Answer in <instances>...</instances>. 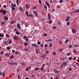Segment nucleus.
I'll use <instances>...</instances> for the list:
<instances>
[{"mask_svg": "<svg viewBox=\"0 0 79 79\" xmlns=\"http://www.w3.org/2000/svg\"><path fill=\"white\" fill-rule=\"evenodd\" d=\"M5 55H6V56L8 57V56H9V54H8L7 53H6Z\"/></svg>", "mask_w": 79, "mask_h": 79, "instance_id": "obj_28", "label": "nucleus"}, {"mask_svg": "<svg viewBox=\"0 0 79 79\" xmlns=\"http://www.w3.org/2000/svg\"><path fill=\"white\" fill-rule=\"evenodd\" d=\"M69 71H72V69H71V68H69Z\"/></svg>", "mask_w": 79, "mask_h": 79, "instance_id": "obj_48", "label": "nucleus"}, {"mask_svg": "<svg viewBox=\"0 0 79 79\" xmlns=\"http://www.w3.org/2000/svg\"><path fill=\"white\" fill-rule=\"evenodd\" d=\"M72 31L73 33H76V30H75L74 29H72Z\"/></svg>", "mask_w": 79, "mask_h": 79, "instance_id": "obj_9", "label": "nucleus"}, {"mask_svg": "<svg viewBox=\"0 0 79 79\" xmlns=\"http://www.w3.org/2000/svg\"><path fill=\"white\" fill-rule=\"evenodd\" d=\"M6 49L8 50H10L11 49V48L10 47L8 46L6 48Z\"/></svg>", "mask_w": 79, "mask_h": 79, "instance_id": "obj_10", "label": "nucleus"}, {"mask_svg": "<svg viewBox=\"0 0 79 79\" xmlns=\"http://www.w3.org/2000/svg\"><path fill=\"white\" fill-rule=\"evenodd\" d=\"M75 47H79V45L76 44L75 45Z\"/></svg>", "mask_w": 79, "mask_h": 79, "instance_id": "obj_64", "label": "nucleus"}, {"mask_svg": "<svg viewBox=\"0 0 79 79\" xmlns=\"http://www.w3.org/2000/svg\"><path fill=\"white\" fill-rule=\"evenodd\" d=\"M48 16L49 18L48 19H49V20H50V19H51V16L50 15V14H48Z\"/></svg>", "mask_w": 79, "mask_h": 79, "instance_id": "obj_6", "label": "nucleus"}, {"mask_svg": "<svg viewBox=\"0 0 79 79\" xmlns=\"http://www.w3.org/2000/svg\"><path fill=\"white\" fill-rule=\"evenodd\" d=\"M0 12L3 13V14L4 15H6V13H7L6 11L5 10L3 9L0 10Z\"/></svg>", "mask_w": 79, "mask_h": 79, "instance_id": "obj_1", "label": "nucleus"}, {"mask_svg": "<svg viewBox=\"0 0 79 79\" xmlns=\"http://www.w3.org/2000/svg\"><path fill=\"white\" fill-rule=\"evenodd\" d=\"M70 23L69 22H67V26H69V25Z\"/></svg>", "mask_w": 79, "mask_h": 79, "instance_id": "obj_31", "label": "nucleus"}, {"mask_svg": "<svg viewBox=\"0 0 79 79\" xmlns=\"http://www.w3.org/2000/svg\"><path fill=\"white\" fill-rule=\"evenodd\" d=\"M18 53H19V52L18 51H17L15 52V54H16V55H18Z\"/></svg>", "mask_w": 79, "mask_h": 79, "instance_id": "obj_35", "label": "nucleus"}, {"mask_svg": "<svg viewBox=\"0 0 79 79\" xmlns=\"http://www.w3.org/2000/svg\"><path fill=\"white\" fill-rule=\"evenodd\" d=\"M0 37H4V35H2L1 34H0Z\"/></svg>", "mask_w": 79, "mask_h": 79, "instance_id": "obj_23", "label": "nucleus"}, {"mask_svg": "<svg viewBox=\"0 0 79 79\" xmlns=\"http://www.w3.org/2000/svg\"><path fill=\"white\" fill-rule=\"evenodd\" d=\"M31 68V67H30L28 68H27L26 70V71H28V70L29 69H30Z\"/></svg>", "mask_w": 79, "mask_h": 79, "instance_id": "obj_25", "label": "nucleus"}, {"mask_svg": "<svg viewBox=\"0 0 79 79\" xmlns=\"http://www.w3.org/2000/svg\"><path fill=\"white\" fill-rule=\"evenodd\" d=\"M11 7H15L16 6V5L15 4L13 5V4H11Z\"/></svg>", "mask_w": 79, "mask_h": 79, "instance_id": "obj_11", "label": "nucleus"}, {"mask_svg": "<svg viewBox=\"0 0 79 79\" xmlns=\"http://www.w3.org/2000/svg\"><path fill=\"white\" fill-rule=\"evenodd\" d=\"M45 4H46V5H47V6H48L49 5V3H48L47 2H45Z\"/></svg>", "mask_w": 79, "mask_h": 79, "instance_id": "obj_38", "label": "nucleus"}, {"mask_svg": "<svg viewBox=\"0 0 79 79\" xmlns=\"http://www.w3.org/2000/svg\"><path fill=\"white\" fill-rule=\"evenodd\" d=\"M1 76H5V73L4 72L1 73Z\"/></svg>", "mask_w": 79, "mask_h": 79, "instance_id": "obj_18", "label": "nucleus"}, {"mask_svg": "<svg viewBox=\"0 0 79 79\" xmlns=\"http://www.w3.org/2000/svg\"><path fill=\"white\" fill-rule=\"evenodd\" d=\"M14 58V56H11L10 57V59H12V58Z\"/></svg>", "mask_w": 79, "mask_h": 79, "instance_id": "obj_36", "label": "nucleus"}, {"mask_svg": "<svg viewBox=\"0 0 79 79\" xmlns=\"http://www.w3.org/2000/svg\"><path fill=\"white\" fill-rule=\"evenodd\" d=\"M20 24H19V23L17 24V27L19 28V29H21V27L19 26Z\"/></svg>", "mask_w": 79, "mask_h": 79, "instance_id": "obj_12", "label": "nucleus"}, {"mask_svg": "<svg viewBox=\"0 0 79 79\" xmlns=\"http://www.w3.org/2000/svg\"><path fill=\"white\" fill-rule=\"evenodd\" d=\"M43 35L44 36H45V37H47V34H44Z\"/></svg>", "mask_w": 79, "mask_h": 79, "instance_id": "obj_43", "label": "nucleus"}, {"mask_svg": "<svg viewBox=\"0 0 79 79\" xmlns=\"http://www.w3.org/2000/svg\"><path fill=\"white\" fill-rule=\"evenodd\" d=\"M24 45L25 46H27V43H24Z\"/></svg>", "mask_w": 79, "mask_h": 79, "instance_id": "obj_34", "label": "nucleus"}, {"mask_svg": "<svg viewBox=\"0 0 79 79\" xmlns=\"http://www.w3.org/2000/svg\"><path fill=\"white\" fill-rule=\"evenodd\" d=\"M63 64H64V66H66V64H67L66 63V62H65L63 63Z\"/></svg>", "mask_w": 79, "mask_h": 79, "instance_id": "obj_27", "label": "nucleus"}, {"mask_svg": "<svg viewBox=\"0 0 79 79\" xmlns=\"http://www.w3.org/2000/svg\"><path fill=\"white\" fill-rule=\"evenodd\" d=\"M47 6L49 8H50V5L49 4Z\"/></svg>", "mask_w": 79, "mask_h": 79, "instance_id": "obj_60", "label": "nucleus"}, {"mask_svg": "<svg viewBox=\"0 0 79 79\" xmlns=\"http://www.w3.org/2000/svg\"><path fill=\"white\" fill-rule=\"evenodd\" d=\"M67 56H69V55H71V52H69L68 53H67Z\"/></svg>", "mask_w": 79, "mask_h": 79, "instance_id": "obj_19", "label": "nucleus"}, {"mask_svg": "<svg viewBox=\"0 0 79 79\" xmlns=\"http://www.w3.org/2000/svg\"><path fill=\"white\" fill-rule=\"evenodd\" d=\"M31 45L34 47H38V45L36 44H32Z\"/></svg>", "mask_w": 79, "mask_h": 79, "instance_id": "obj_3", "label": "nucleus"}, {"mask_svg": "<svg viewBox=\"0 0 79 79\" xmlns=\"http://www.w3.org/2000/svg\"><path fill=\"white\" fill-rule=\"evenodd\" d=\"M56 79H58V76H56L55 77Z\"/></svg>", "mask_w": 79, "mask_h": 79, "instance_id": "obj_49", "label": "nucleus"}, {"mask_svg": "<svg viewBox=\"0 0 79 79\" xmlns=\"http://www.w3.org/2000/svg\"><path fill=\"white\" fill-rule=\"evenodd\" d=\"M41 69L42 71H44V68L42 67L41 68Z\"/></svg>", "mask_w": 79, "mask_h": 79, "instance_id": "obj_41", "label": "nucleus"}, {"mask_svg": "<svg viewBox=\"0 0 79 79\" xmlns=\"http://www.w3.org/2000/svg\"><path fill=\"white\" fill-rule=\"evenodd\" d=\"M52 47V44H50L49 47Z\"/></svg>", "mask_w": 79, "mask_h": 79, "instance_id": "obj_57", "label": "nucleus"}, {"mask_svg": "<svg viewBox=\"0 0 79 79\" xmlns=\"http://www.w3.org/2000/svg\"><path fill=\"white\" fill-rule=\"evenodd\" d=\"M25 51H26V52L28 51V49L26 48L25 49Z\"/></svg>", "mask_w": 79, "mask_h": 79, "instance_id": "obj_51", "label": "nucleus"}, {"mask_svg": "<svg viewBox=\"0 0 79 79\" xmlns=\"http://www.w3.org/2000/svg\"><path fill=\"white\" fill-rule=\"evenodd\" d=\"M51 23H52V20H50L49 23V24H51Z\"/></svg>", "mask_w": 79, "mask_h": 79, "instance_id": "obj_52", "label": "nucleus"}, {"mask_svg": "<svg viewBox=\"0 0 79 79\" xmlns=\"http://www.w3.org/2000/svg\"><path fill=\"white\" fill-rule=\"evenodd\" d=\"M6 35L7 36V38H9V37H10V35H8V34H6Z\"/></svg>", "mask_w": 79, "mask_h": 79, "instance_id": "obj_30", "label": "nucleus"}, {"mask_svg": "<svg viewBox=\"0 0 79 79\" xmlns=\"http://www.w3.org/2000/svg\"><path fill=\"white\" fill-rule=\"evenodd\" d=\"M36 52L37 53H39L40 52V50H36Z\"/></svg>", "mask_w": 79, "mask_h": 79, "instance_id": "obj_26", "label": "nucleus"}, {"mask_svg": "<svg viewBox=\"0 0 79 79\" xmlns=\"http://www.w3.org/2000/svg\"><path fill=\"white\" fill-rule=\"evenodd\" d=\"M15 34H17L18 35H19L20 34V32L17 31L15 32Z\"/></svg>", "mask_w": 79, "mask_h": 79, "instance_id": "obj_15", "label": "nucleus"}, {"mask_svg": "<svg viewBox=\"0 0 79 79\" xmlns=\"http://www.w3.org/2000/svg\"><path fill=\"white\" fill-rule=\"evenodd\" d=\"M12 65H17V63L16 62H14L12 63Z\"/></svg>", "mask_w": 79, "mask_h": 79, "instance_id": "obj_16", "label": "nucleus"}, {"mask_svg": "<svg viewBox=\"0 0 79 79\" xmlns=\"http://www.w3.org/2000/svg\"><path fill=\"white\" fill-rule=\"evenodd\" d=\"M40 44H41V43L40 42H38L37 43V44H38V45H40Z\"/></svg>", "mask_w": 79, "mask_h": 79, "instance_id": "obj_54", "label": "nucleus"}, {"mask_svg": "<svg viewBox=\"0 0 79 79\" xmlns=\"http://www.w3.org/2000/svg\"><path fill=\"white\" fill-rule=\"evenodd\" d=\"M46 56V55H43L42 56V58H44V57H45Z\"/></svg>", "mask_w": 79, "mask_h": 79, "instance_id": "obj_37", "label": "nucleus"}, {"mask_svg": "<svg viewBox=\"0 0 79 79\" xmlns=\"http://www.w3.org/2000/svg\"><path fill=\"white\" fill-rule=\"evenodd\" d=\"M3 7L4 8H6V6L5 5L3 6Z\"/></svg>", "mask_w": 79, "mask_h": 79, "instance_id": "obj_59", "label": "nucleus"}, {"mask_svg": "<svg viewBox=\"0 0 79 79\" xmlns=\"http://www.w3.org/2000/svg\"><path fill=\"white\" fill-rule=\"evenodd\" d=\"M44 8L45 9H46V10H47V6H44Z\"/></svg>", "mask_w": 79, "mask_h": 79, "instance_id": "obj_45", "label": "nucleus"}, {"mask_svg": "<svg viewBox=\"0 0 79 79\" xmlns=\"http://www.w3.org/2000/svg\"><path fill=\"white\" fill-rule=\"evenodd\" d=\"M69 48H72V45L71 44H69Z\"/></svg>", "mask_w": 79, "mask_h": 79, "instance_id": "obj_40", "label": "nucleus"}, {"mask_svg": "<svg viewBox=\"0 0 79 79\" xmlns=\"http://www.w3.org/2000/svg\"><path fill=\"white\" fill-rule=\"evenodd\" d=\"M18 1H19V0H16V3L17 5H18Z\"/></svg>", "mask_w": 79, "mask_h": 79, "instance_id": "obj_53", "label": "nucleus"}, {"mask_svg": "<svg viewBox=\"0 0 79 79\" xmlns=\"http://www.w3.org/2000/svg\"><path fill=\"white\" fill-rule=\"evenodd\" d=\"M20 10L21 11H23V9L22 8V7H20Z\"/></svg>", "mask_w": 79, "mask_h": 79, "instance_id": "obj_46", "label": "nucleus"}, {"mask_svg": "<svg viewBox=\"0 0 79 79\" xmlns=\"http://www.w3.org/2000/svg\"><path fill=\"white\" fill-rule=\"evenodd\" d=\"M53 72L54 73H55L57 74V73H59V71L57 70L56 69H54L53 70Z\"/></svg>", "mask_w": 79, "mask_h": 79, "instance_id": "obj_4", "label": "nucleus"}, {"mask_svg": "<svg viewBox=\"0 0 79 79\" xmlns=\"http://www.w3.org/2000/svg\"><path fill=\"white\" fill-rule=\"evenodd\" d=\"M72 66H73V67H74V68H75V69H76V65H74V64H72Z\"/></svg>", "mask_w": 79, "mask_h": 79, "instance_id": "obj_17", "label": "nucleus"}, {"mask_svg": "<svg viewBox=\"0 0 79 79\" xmlns=\"http://www.w3.org/2000/svg\"><path fill=\"white\" fill-rule=\"evenodd\" d=\"M68 42H69V40H66V41L65 42V44H67V43H68Z\"/></svg>", "mask_w": 79, "mask_h": 79, "instance_id": "obj_32", "label": "nucleus"}, {"mask_svg": "<svg viewBox=\"0 0 79 79\" xmlns=\"http://www.w3.org/2000/svg\"><path fill=\"white\" fill-rule=\"evenodd\" d=\"M59 2L60 3H62L63 2V0H60V1H59Z\"/></svg>", "mask_w": 79, "mask_h": 79, "instance_id": "obj_50", "label": "nucleus"}, {"mask_svg": "<svg viewBox=\"0 0 79 79\" xmlns=\"http://www.w3.org/2000/svg\"><path fill=\"white\" fill-rule=\"evenodd\" d=\"M16 22L15 21H11V23L12 24H13V23H15Z\"/></svg>", "mask_w": 79, "mask_h": 79, "instance_id": "obj_33", "label": "nucleus"}, {"mask_svg": "<svg viewBox=\"0 0 79 79\" xmlns=\"http://www.w3.org/2000/svg\"><path fill=\"white\" fill-rule=\"evenodd\" d=\"M4 18L6 21H7L8 19V18L6 17H5Z\"/></svg>", "mask_w": 79, "mask_h": 79, "instance_id": "obj_24", "label": "nucleus"}, {"mask_svg": "<svg viewBox=\"0 0 79 79\" xmlns=\"http://www.w3.org/2000/svg\"><path fill=\"white\" fill-rule=\"evenodd\" d=\"M72 59V57H70L69 58V60H71Z\"/></svg>", "mask_w": 79, "mask_h": 79, "instance_id": "obj_42", "label": "nucleus"}, {"mask_svg": "<svg viewBox=\"0 0 79 79\" xmlns=\"http://www.w3.org/2000/svg\"><path fill=\"white\" fill-rule=\"evenodd\" d=\"M39 69H40V70H41V69H40L39 68H36L35 69H34V70H35V71H38Z\"/></svg>", "mask_w": 79, "mask_h": 79, "instance_id": "obj_8", "label": "nucleus"}, {"mask_svg": "<svg viewBox=\"0 0 79 79\" xmlns=\"http://www.w3.org/2000/svg\"><path fill=\"white\" fill-rule=\"evenodd\" d=\"M5 23V22H2L1 23V24H2V25H4V24Z\"/></svg>", "mask_w": 79, "mask_h": 79, "instance_id": "obj_39", "label": "nucleus"}, {"mask_svg": "<svg viewBox=\"0 0 79 79\" xmlns=\"http://www.w3.org/2000/svg\"><path fill=\"white\" fill-rule=\"evenodd\" d=\"M39 2L40 4H41V3H42V2H41V1L40 0H39Z\"/></svg>", "mask_w": 79, "mask_h": 79, "instance_id": "obj_58", "label": "nucleus"}, {"mask_svg": "<svg viewBox=\"0 0 79 79\" xmlns=\"http://www.w3.org/2000/svg\"><path fill=\"white\" fill-rule=\"evenodd\" d=\"M11 8H12V11H14V10H15V7H11Z\"/></svg>", "mask_w": 79, "mask_h": 79, "instance_id": "obj_20", "label": "nucleus"}, {"mask_svg": "<svg viewBox=\"0 0 79 79\" xmlns=\"http://www.w3.org/2000/svg\"><path fill=\"white\" fill-rule=\"evenodd\" d=\"M27 37L26 36H24L23 37V39H26Z\"/></svg>", "mask_w": 79, "mask_h": 79, "instance_id": "obj_63", "label": "nucleus"}, {"mask_svg": "<svg viewBox=\"0 0 79 79\" xmlns=\"http://www.w3.org/2000/svg\"><path fill=\"white\" fill-rule=\"evenodd\" d=\"M33 13L36 17L38 16V14H37V12H36L35 11H33Z\"/></svg>", "mask_w": 79, "mask_h": 79, "instance_id": "obj_5", "label": "nucleus"}, {"mask_svg": "<svg viewBox=\"0 0 79 79\" xmlns=\"http://www.w3.org/2000/svg\"><path fill=\"white\" fill-rule=\"evenodd\" d=\"M36 6H35L33 8H32L33 9H36Z\"/></svg>", "mask_w": 79, "mask_h": 79, "instance_id": "obj_61", "label": "nucleus"}, {"mask_svg": "<svg viewBox=\"0 0 79 79\" xmlns=\"http://www.w3.org/2000/svg\"><path fill=\"white\" fill-rule=\"evenodd\" d=\"M58 50L59 52H62V51L63 50V49H58Z\"/></svg>", "mask_w": 79, "mask_h": 79, "instance_id": "obj_21", "label": "nucleus"}, {"mask_svg": "<svg viewBox=\"0 0 79 79\" xmlns=\"http://www.w3.org/2000/svg\"><path fill=\"white\" fill-rule=\"evenodd\" d=\"M13 39L14 40L17 41V40H19V38H18V37L16 36H14Z\"/></svg>", "mask_w": 79, "mask_h": 79, "instance_id": "obj_2", "label": "nucleus"}, {"mask_svg": "<svg viewBox=\"0 0 79 79\" xmlns=\"http://www.w3.org/2000/svg\"><path fill=\"white\" fill-rule=\"evenodd\" d=\"M4 53V52H0V53H1V55H3V54Z\"/></svg>", "mask_w": 79, "mask_h": 79, "instance_id": "obj_55", "label": "nucleus"}, {"mask_svg": "<svg viewBox=\"0 0 79 79\" xmlns=\"http://www.w3.org/2000/svg\"><path fill=\"white\" fill-rule=\"evenodd\" d=\"M53 29H56V27L55 26H54L53 27Z\"/></svg>", "mask_w": 79, "mask_h": 79, "instance_id": "obj_44", "label": "nucleus"}, {"mask_svg": "<svg viewBox=\"0 0 79 79\" xmlns=\"http://www.w3.org/2000/svg\"><path fill=\"white\" fill-rule=\"evenodd\" d=\"M26 8L27 9L28 8H29V5L28 4H26Z\"/></svg>", "mask_w": 79, "mask_h": 79, "instance_id": "obj_14", "label": "nucleus"}, {"mask_svg": "<svg viewBox=\"0 0 79 79\" xmlns=\"http://www.w3.org/2000/svg\"><path fill=\"white\" fill-rule=\"evenodd\" d=\"M73 53H76V52H77V51H76V49H74L73 50Z\"/></svg>", "mask_w": 79, "mask_h": 79, "instance_id": "obj_22", "label": "nucleus"}, {"mask_svg": "<svg viewBox=\"0 0 79 79\" xmlns=\"http://www.w3.org/2000/svg\"><path fill=\"white\" fill-rule=\"evenodd\" d=\"M11 43H12V41H11V40H9V44H11Z\"/></svg>", "mask_w": 79, "mask_h": 79, "instance_id": "obj_29", "label": "nucleus"}, {"mask_svg": "<svg viewBox=\"0 0 79 79\" xmlns=\"http://www.w3.org/2000/svg\"><path fill=\"white\" fill-rule=\"evenodd\" d=\"M45 52H46V53H47V54L48 53V51H45Z\"/></svg>", "mask_w": 79, "mask_h": 79, "instance_id": "obj_62", "label": "nucleus"}, {"mask_svg": "<svg viewBox=\"0 0 79 79\" xmlns=\"http://www.w3.org/2000/svg\"><path fill=\"white\" fill-rule=\"evenodd\" d=\"M28 16H30V17H33V15H31V14L30 15H28Z\"/></svg>", "mask_w": 79, "mask_h": 79, "instance_id": "obj_47", "label": "nucleus"}, {"mask_svg": "<svg viewBox=\"0 0 79 79\" xmlns=\"http://www.w3.org/2000/svg\"><path fill=\"white\" fill-rule=\"evenodd\" d=\"M25 41H27V42H28L29 41V39H27L25 40Z\"/></svg>", "mask_w": 79, "mask_h": 79, "instance_id": "obj_56", "label": "nucleus"}, {"mask_svg": "<svg viewBox=\"0 0 79 79\" xmlns=\"http://www.w3.org/2000/svg\"><path fill=\"white\" fill-rule=\"evenodd\" d=\"M79 9L77 10H75L74 11V13H79Z\"/></svg>", "mask_w": 79, "mask_h": 79, "instance_id": "obj_13", "label": "nucleus"}, {"mask_svg": "<svg viewBox=\"0 0 79 79\" xmlns=\"http://www.w3.org/2000/svg\"><path fill=\"white\" fill-rule=\"evenodd\" d=\"M25 14L27 16H28V15H28V14H29V12H28V11H26L25 12Z\"/></svg>", "mask_w": 79, "mask_h": 79, "instance_id": "obj_7", "label": "nucleus"}]
</instances>
